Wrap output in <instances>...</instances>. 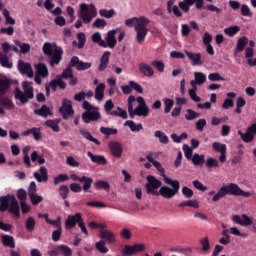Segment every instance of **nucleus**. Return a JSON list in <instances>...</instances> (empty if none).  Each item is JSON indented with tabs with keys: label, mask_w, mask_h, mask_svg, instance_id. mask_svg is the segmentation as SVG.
<instances>
[{
	"label": "nucleus",
	"mask_w": 256,
	"mask_h": 256,
	"mask_svg": "<svg viewBox=\"0 0 256 256\" xmlns=\"http://www.w3.org/2000/svg\"><path fill=\"white\" fill-rule=\"evenodd\" d=\"M153 166L160 173L161 177H163L166 185L172 186V188L168 186H162L160 188L161 196H163L164 199H173L175 195L179 194V189H181V184L179 183V180H173L167 177V175H165V168H163V166L159 162H154Z\"/></svg>",
	"instance_id": "obj_1"
},
{
	"label": "nucleus",
	"mask_w": 256,
	"mask_h": 256,
	"mask_svg": "<svg viewBox=\"0 0 256 256\" xmlns=\"http://www.w3.org/2000/svg\"><path fill=\"white\" fill-rule=\"evenodd\" d=\"M135 23H137L135 25ZM151 23V20L147 19L145 16H141L139 18H130L125 21L126 27H133L136 31V41L138 45H143L145 43V37H147V33H149V29L147 26Z\"/></svg>",
	"instance_id": "obj_2"
},
{
	"label": "nucleus",
	"mask_w": 256,
	"mask_h": 256,
	"mask_svg": "<svg viewBox=\"0 0 256 256\" xmlns=\"http://www.w3.org/2000/svg\"><path fill=\"white\" fill-rule=\"evenodd\" d=\"M212 197V201L217 202L220 199H223L226 195H234L235 197H251V192H245L239 185L235 183H230L227 186H222L218 192L215 194V190H212L208 193Z\"/></svg>",
	"instance_id": "obj_3"
},
{
	"label": "nucleus",
	"mask_w": 256,
	"mask_h": 256,
	"mask_svg": "<svg viewBox=\"0 0 256 256\" xmlns=\"http://www.w3.org/2000/svg\"><path fill=\"white\" fill-rule=\"evenodd\" d=\"M5 211H8L16 219L21 217V208L15 195L7 194L0 197V212L5 213Z\"/></svg>",
	"instance_id": "obj_4"
},
{
	"label": "nucleus",
	"mask_w": 256,
	"mask_h": 256,
	"mask_svg": "<svg viewBox=\"0 0 256 256\" xmlns=\"http://www.w3.org/2000/svg\"><path fill=\"white\" fill-rule=\"evenodd\" d=\"M43 53L50 58L51 67L59 65L63 60V48L57 44H51L50 42H45L42 47Z\"/></svg>",
	"instance_id": "obj_5"
},
{
	"label": "nucleus",
	"mask_w": 256,
	"mask_h": 256,
	"mask_svg": "<svg viewBox=\"0 0 256 256\" xmlns=\"http://www.w3.org/2000/svg\"><path fill=\"white\" fill-rule=\"evenodd\" d=\"M22 89L23 91L19 88H15L14 99L20 101L22 105H27V103L35 97V94L33 93V82L23 81Z\"/></svg>",
	"instance_id": "obj_6"
},
{
	"label": "nucleus",
	"mask_w": 256,
	"mask_h": 256,
	"mask_svg": "<svg viewBox=\"0 0 256 256\" xmlns=\"http://www.w3.org/2000/svg\"><path fill=\"white\" fill-rule=\"evenodd\" d=\"M70 179H72V181H78V183H84L82 187L80 184L77 183L70 184V191H72L73 193H81V191H84V193H89L91 185H93V178L91 177H80L79 175L73 173L70 175Z\"/></svg>",
	"instance_id": "obj_7"
},
{
	"label": "nucleus",
	"mask_w": 256,
	"mask_h": 256,
	"mask_svg": "<svg viewBox=\"0 0 256 256\" xmlns=\"http://www.w3.org/2000/svg\"><path fill=\"white\" fill-rule=\"evenodd\" d=\"M97 13L95 12V8H89L88 4L82 3L80 4L79 18L83 21L85 25L91 23L93 21V17H96Z\"/></svg>",
	"instance_id": "obj_8"
},
{
	"label": "nucleus",
	"mask_w": 256,
	"mask_h": 256,
	"mask_svg": "<svg viewBox=\"0 0 256 256\" xmlns=\"http://www.w3.org/2000/svg\"><path fill=\"white\" fill-rule=\"evenodd\" d=\"M146 179V193L148 195H155L156 197H159V195H161V190L157 192V189H159L163 183L153 175H148Z\"/></svg>",
	"instance_id": "obj_9"
},
{
	"label": "nucleus",
	"mask_w": 256,
	"mask_h": 256,
	"mask_svg": "<svg viewBox=\"0 0 256 256\" xmlns=\"http://www.w3.org/2000/svg\"><path fill=\"white\" fill-rule=\"evenodd\" d=\"M59 113L62 115L63 119H69V117H73V115H75L71 100H68L67 98H64L62 100V105L59 108Z\"/></svg>",
	"instance_id": "obj_10"
},
{
	"label": "nucleus",
	"mask_w": 256,
	"mask_h": 256,
	"mask_svg": "<svg viewBox=\"0 0 256 256\" xmlns=\"http://www.w3.org/2000/svg\"><path fill=\"white\" fill-rule=\"evenodd\" d=\"M119 31H121V28L112 29L107 32L105 37L104 49H107V47H109V49H115V47L117 46V38L115 36L117 35V33H119Z\"/></svg>",
	"instance_id": "obj_11"
},
{
	"label": "nucleus",
	"mask_w": 256,
	"mask_h": 256,
	"mask_svg": "<svg viewBox=\"0 0 256 256\" xmlns=\"http://www.w3.org/2000/svg\"><path fill=\"white\" fill-rule=\"evenodd\" d=\"M83 221V215L81 213H76L74 215H68L65 220V229H73Z\"/></svg>",
	"instance_id": "obj_12"
},
{
	"label": "nucleus",
	"mask_w": 256,
	"mask_h": 256,
	"mask_svg": "<svg viewBox=\"0 0 256 256\" xmlns=\"http://www.w3.org/2000/svg\"><path fill=\"white\" fill-rule=\"evenodd\" d=\"M212 149L216 151V153H220V163H225L227 161V145L221 144V142H214L212 144Z\"/></svg>",
	"instance_id": "obj_13"
},
{
	"label": "nucleus",
	"mask_w": 256,
	"mask_h": 256,
	"mask_svg": "<svg viewBox=\"0 0 256 256\" xmlns=\"http://www.w3.org/2000/svg\"><path fill=\"white\" fill-rule=\"evenodd\" d=\"M90 62H83L79 60V57L73 56L70 60V67H75L76 71H87V69H91Z\"/></svg>",
	"instance_id": "obj_14"
},
{
	"label": "nucleus",
	"mask_w": 256,
	"mask_h": 256,
	"mask_svg": "<svg viewBox=\"0 0 256 256\" xmlns=\"http://www.w3.org/2000/svg\"><path fill=\"white\" fill-rule=\"evenodd\" d=\"M109 151L116 159H121L123 156V145L117 141H110L108 143Z\"/></svg>",
	"instance_id": "obj_15"
},
{
	"label": "nucleus",
	"mask_w": 256,
	"mask_h": 256,
	"mask_svg": "<svg viewBox=\"0 0 256 256\" xmlns=\"http://www.w3.org/2000/svg\"><path fill=\"white\" fill-rule=\"evenodd\" d=\"M101 119V113L97 110L86 111L82 114L83 123L89 124L91 121H98Z\"/></svg>",
	"instance_id": "obj_16"
},
{
	"label": "nucleus",
	"mask_w": 256,
	"mask_h": 256,
	"mask_svg": "<svg viewBox=\"0 0 256 256\" xmlns=\"http://www.w3.org/2000/svg\"><path fill=\"white\" fill-rule=\"evenodd\" d=\"M18 71L21 75H27L29 79L33 78V68L31 67V64L23 60L18 61Z\"/></svg>",
	"instance_id": "obj_17"
},
{
	"label": "nucleus",
	"mask_w": 256,
	"mask_h": 256,
	"mask_svg": "<svg viewBox=\"0 0 256 256\" xmlns=\"http://www.w3.org/2000/svg\"><path fill=\"white\" fill-rule=\"evenodd\" d=\"M135 115L138 117H148L149 116V106H137L135 109L132 108V112H129L130 119H135Z\"/></svg>",
	"instance_id": "obj_18"
},
{
	"label": "nucleus",
	"mask_w": 256,
	"mask_h": 256,
	"mask_svg": "<svg viewBox=\"0 0 256 256\" xmlns=\"http://www.w3.org/2000/svg\"><path fill=\"white\" fill-rule=\"evenodd\" d=\"M232 221L234 223H237V225H241L242 227L249 226L253 223V219L247 216V214H242V216L237 214L233 215Z\"/></svg>",
	"instance_id": "obj_19"
},
{
	"label": "nucleus",
	"mask_w": 256,
	"mask_h": 256,
	"mask_svg": "<svg viewBox=\"0 0 256 256\" xmlns=\"http://www.w3.org/2000/svg\"><path fill=\"white\" fill-rule=\"evenodd\" d=\"M39 172H34L33 177L38 181V183H47L49 181L47 168L45 166H41Z\"/></svg>",
	"instance_id": "obj_20"
},
{
	"label": "nucleus",
	"mask_w": 256,
	"mask_h": 256,
	"mask_svg": "<svg viewBox=\"0 0 256 256\" xmlns=\"http://www.w3.org/2000/svg\"><path fill=\"white\" fill-rule=\"evenodd\" d=\"M185 55L191 61V65L201 67L203 65V61L201 60V53H193L189 51H185Z\"/></svg>",
	"instance_id": "obj_21"
},
{
	"label": "nucleus",
	"mask_w": 256,
	"mask_h": 256,
	"mask_svg": "<svg viewBox=\"0 0 256 256\" xmlns=\"http://www.w3.org/2000/svg\"><path fill=\"white\" fill-rule=\"evenodd\" d=\"M57 87H59L62 90H65L67 89V83H65L63 79L56 77L55 79L50 81L49 88L53 91V93H55V91H57Z\"/></svg>",
	"instance_id": "obj_22"
},
{
	"label": "nucleus",
	"mask_w": 256,
	"mask_h": 256,
	"mask_svg": "<svg viewBox=\"0 0 256 256\" xmlns=\"http://www.w3.org/2000/svg\"><path fill=\"white\" fill-rule=\"evenodd\" d=\"M1 243L3 247H9V249H15V238L11 235L2 234Z\"/></svg>",
	"instance_id": "obj_23"
},
{
	"label": "nucleus",
	"mask_w": 256,
	"mask_h": 256,
	"mask_svg": "<svg viewBox=\"0 0 256 256\" xmlns=\"http://www.w3.org/2000/svg\"><path fill=\"white\" fill-rule=\"evenodd\" d=\"M87 156L92 163H96L97 165H107V158L103 155H94L91 151H88Z\"/></svg>",
	"instance_id": "obj_24"
},
{
	"label": "nucleus",
	"mask_w": 256,
	"mask_h": 256,
	"mask_svg": "<svg viewBox=\"0 0 256 256\" xmlns=\"http://www.w3.org/2000/svg\"><path fill=\"white\" fill-rule=\"evenodd\" d=\"M138 69L140 73L144 74L145 77H153V75H155L153 68L145 62H141L138 66Z\"/></svg>",
	"instance_id": "obj_25"
},
{
	"label": "nucleus",
	"mask_w": 256,
	"mask_h": 256,
	"mask_svg": "<svg viewBox=\"0 0 256 256\" xmlns=\"http://www.w3.org/2000/svg\"><path fill=\"white\" fill-rule=\"evenodd\" d=\"M109 57H111V52L105 51L100 58L98 71H105V69H107V65H109Z\"/></svg>",
	"instance_id": "obj_26"
},
{
	"label": "nucleus",
	"mask_w": 256,
	"mask_h": 256,
	"mask_svg": "<svg viewBox=\"0 0 256 256\" xmlns=\"http://www.w3.org/2000/svg\"><path fill=\"white\" fill-rule=\"evenodd\" d=\"M109 57H111V52L105 51L100 58L98 71H105V69H107V65H109Z\"/></svg>",
	"instance_id": "obj_27"
},
{
	"label": "nucleus",
	"mask_w": 256,
	"mask_h": 256,
	"mask_svg": "<svg viewBox=\"0 0 256 256\" xmlns=\"http://www.w3.org/2000/svg\"><path fill=\"white\" fill-rule=\"evenodd\" d=\"M29 135H33L35 141H40L41 140V129L33 127L31 129H28V130L22 132L23 137H29Z\"/></svg>",
	"instance_id": "obj_28"
},
{
	"label": "nucleus",
	"mask_w": 256,
	"mask_h": 256,
	"mask_svg": "<svg viewBox=\"0 0 256 256\" xmlns=\"http://www.w3.org/2000/svg\"><path fill=\"white\" fill-rule=\"evenodd\" d=\"M101 239L107 241V243H115V233L111 232V230H101L100 231Z\"/></svg>",
	"instance_id": "obj_29"
},
{
	"label": "nucleus",
	"mask_w": 256,
	"mask_h": 256,
	"mask_svg": "<svg viewBox=\"0 0 256 256\" xmlns=\"http://www.w3.org/2000/svg\"><path fill=\"white\" fill-rule=\"evenodd\" d=\"M96 101H103L105 97V83H100L95 88V95Z\"/></svg>",
	"instance_id": "obj_30"
},
{
	"label": "nucleus",
	"mask_w": 256,
	"mask_h": 256,
	"mask_svg": "<svg viewBox=\"0 0 256 256\" xmlns=\"http://www.w3.org/2000/svg\"><path fill=\"white\" fill-rule=\"evenodd\" d=\"M34 115H38V117L47 118L49 115H53V112L48 108L47 105H42L41 108L34 110Z\"/></svg>",
	"instance_id": "obj_31"
},
{
	"label": "nucleus",
	"mask_w": 256,
	"mask_h": 256,
	"mask_svg": "<svg viewBox=\"0 0 256 256\" xmlns=\"http://www.w3.org/2000/svg\"><path fill=\"white\" fill-rule=\"evenodd\" d=\"M191 161L195 167H203L205 165V155L195 153Z\"/></svg>",
	"instance_id": "obj_32"
},
{
	"label": "nucleus",
	"mask_w": 256,
	"mask_h": 256,
	"mask_svg": "<svg viewBox=\"0 0 256 256\" xmlns=\"http://www.w3.org/2000/svg\"><path fill=\"white\" fill-rule=\"evenodd\" d=\"M247 43H249V38L246 36L241 37L236 43L235 53H241V51H245Z\"/></svg>",
	"instance_id": "obj_33"
},
{
	"label": "nucleus",
	"mask_w": 256,
	"mask_h": 256,
	"mask_svg": "<svg viewBox=\"0 0 256 256\" xmlns=\"http://www.w3.org/2000/svg\"><path fill=\"white\" fill-rule=\"evenodd\" d=\"M36 75H40L43 78L49 77V69L45 63H38L36 66Z\"/></svg>",
	"instance_id": "obj_34"
},
{
	"label": "nucleus",
	"mask_w": 256,
	"mask_h": 256,
	"mask_svg": "<svg viewBox=\"0 0 256 256\" xmlns=\"http://www.w3.org/2000/svg\"><path fill=\"white\" fill-rule=\"evenodd\" d=\"M91 40L93 43H96V45H99V47H103L105 49V40H103L101 32H95L92 34Z\"/></svg>",
	"instance_id": "obj_35"
},
{
	"label": "nucleus",
	"mask_w": 256,
	"mask_h": 256,
	"mask_svg": "<svg viewBox=\"0 0 256 256\" xmlns=\"http://www.w3.org/2000/svg\"><path fill=\"white\" fill-rule=\"evenodd\" d=\"M56 77L60 79H69L73 77V66H71V62L68 63V66L63 70L62 74Z\"/></svg>",
	"instance_id": "obj_36"
},
{
	"label": "nucleus",
	"mask_w": 256,
	"mask_h": 256,
	"mask_svg": "<svg viewBox=\"0 0 256 256\" xmlns=\"http://www.w3.org/2000/svg\"><path fill=\"white\" fill-rule=\"evenodd\" d=\"M154 137L159 139V143H162V145H167V143H169V136L164 134V132L161 130L155 131Z\"/></svg>",
	"instance_id": "obj_37"
},
{
	"label": "nucleus",
	"mask_w": 256,
	"mask_h": 256,
	"mask_svg": "<svg viewBox=\"0 0 256 256\" xmlns=\"http://www.w3.org/2000/svg\"><path fill=\"white\" fill-rule=\"evenodd\" d=\"M35 225H37L35 218L29 216L25 222L26 231H28V233H33V231H35Z\"/></svg>",
	"instance_id": "obj_38"
},
{
	"label": "nucleus",
	"mask_w": 256,
	"mask_h": 256,
	"mask_svg": "<svg viewBox=\"0 0 256 256\" xmlns=\"http://www.w3.org/2000/svg\"><path fill=\"white\" fill-rule=\"evenodd\" d=\"M30 159H31L32 163L37 162L38 165H45V158L43 157V155H39V153L37 151H33L31 153Z\"/></svg>",
	"instance_id": "obj_39"
},
{
	"label": "nucleus",
	"mask_w": 256,
	"mask_h": 256,
	"mask_svg": "<svg viewBox=\"0 0 256 256\" xmlns=\"http://www.w3.org/2000/svg\"><path fill=\"white\" fill-rule=\"evenodd\" d=\"M124 125H127L133 133L142 131L143 129V124H136L133 120H127Z\"/></svg>",
	"instance_id": "obj_40"
},
{
	"label": "nucleus",
	"mask_w": 256,
	"mask_h": 256,
	"mask_svg": "<svg viewBox=\"0 0 256 256\" xmlns=\"http://www.w3.org/2000/svg\"><path fill=\"white\" fill-rule=\"evenodd\" d=\"M80 135H82L84 139H87V141H91L95 145H101V142L97 138H94L93 135H91L90 132L87 130H80Z\"/></svg>",
	"instance_id": "obj_41"
},
{
	"label": "nucleus",
	"mask_w": 256,
	"mask_h": 256,
	"mask_svg": "<svg viewBox=\"0 0 256 256\" xmlns=\"http://www.w3.org/2000/svg\"><path fill=\"white\" fill-rule=\"evenodd\" d=\"M14 44L20 48V51L23 53V55H26V53L31 51V45L29 43H21L19 40H14Z\"/></svg>",
	"instance_id": "obj_42"
},
{
	"label": "nucleus",
	"mask_w": 256,
	"mask_h": 256,
	"mask_svg": "<svg viewBox=\"0 0 256 256\" xmlns=\"http://www.w3.org/2000/svg\"><path fill=\"white\" fill-rule=\"evenodd\" d=\"M0 64L2 67H5L6 69H13V62L9 61V57L7 55L0 52Z\"/></svg>",
	"instance_id": "obj_43"
},
{
	"label": "nucleus",
	"mask_w": 256,
	"mask_h": 256,
	"mask_svg": "<svg viewBox=\"0 0 256 256\" xmlns=\"http://www.w3.org/2000/svg\"><path fill=\"white\" fill-rule=\"evenodd\" d=\"M241 31V27L235 25V26H230L228 28L224 29L225 35H228V37H235L237 33Z\"/></svg>",
	"instance_id": "obj_44"
},
{
	"label": "nucleus",
	"mask_w": 256,
	"mask_h": 256,
	"mask_svg": "<svg viewBox=\"0 0 256 256\" xmlns=\"http://www.w3.org/2000/svg\"><path fill=\"white\" fill-rule=\"evenodd\" d=\"M238 135L241 137L244 143H251L253 139H255V135L250 134L248 130H246V133H243L241 130H239Z\"/></svg>",
	"instance_id": "obj_45"
},
{
	"label": "nucleus",
	"mask_w": 256,
	"mask_h": 256,
	"mask_svg": "<svg viewBox=\"0 0 256 256\" xmlns=\"http://www.w3.org/2000/svg\"><path fill=\"white\" fill-rule=\"evenodd\" d=\"M0 105L6 109H15V104H13V101L7 97H0Z\"/></svg>",
	"instance_id": "obj_46"
},
{
	"label": "nucleus",
	"mask_w": 256,
	"mask_h": 256,
	"mask_svg": "<svg viewBox=\"0 0 256 256\" xmlns=\"http://www.w3.org/2000/svg\"><path fill=\"white\" fill-rule=\"evenodd\" d=\"M178 207H193V209H199V202L197 200L182 201Z\"/></svg>",
	"instance_id": "obj_47"
},
{
	"label": "nucleus",
	"mask_w": 256,
	"mask_h": 256,
	"mask_svg": "<svg viewBox=\"0 0 256 256\" xmlns=\"http://www.w3.org/2000/svg\"><path fill=\"white\" fill-rule=\"evenodd\" d=\"M46 127H50L54 133H59L60 128H59V121L57 120H47L45 122Z\"/></svg>",
	"instance_id": "obj_48"
},
{
	"label": "nucleus",
	"mask_w": 256,
	"mask_h": 256,
	"mask_svg": "<svg viewBox=\"0 0 256 256\" xmlns=\"http://www.w3.org/2000/svg\"><path fill=\"white\" fill-rule=\"evenodd\" d=\"M100 133H102V135H106V137H109L110 135H117L119 131L117 130V128L101 127Z\"/></svg>",
	"instance_id": "obj_49"
},
{
	"label": "nucleus",
	"mask_w": 256,
	"mask_h": 256,
	"mask_svg": "<svg viewBox=\"0 0 256 256\" xmlns=\"http://www.w3.org/2000/svg\"><path fill=\"white\" fill-rule=\"evenodd\" d=\"M99 15H100V17H104L105 19H111V18L115 17V10L114 9H111V10L100 9Z\"/></svg>",
	"instance_id": "obj_50"
},
{
	"label": "nucleus",
	"mask_w": 256,
	"mask_h": 256,
	"mask_svg": "<svg viewBox=\"0 0 256 256\" xmlns=\"http://www.w3.org/2000/svg\"><path fill=\"white\" fill-rule=\"evenodd\" d=\"M95 247L97 251H99V253H102L103 255L109 253V248L105 246V242L103 240L96 242Z\"/></svg>",
	"instance_id": "obj_51"
},
{
	"label": "nucleus",
	"mask_w": 256,
	"mask_h": 256,
	"mask_svg": "<svg viewBox=\"0 0 256 256\" xmlns=\"http://www.w3.org/2000/svg\"><path fill=\"white\" fill-rule=\"evenodd\" d=\"M194 79L198 85H203L207 81V76L203 72H195Z\"/></svg>",
	"instance_id": "obj_52"
},
{
	"label": "nucleus",
	"mask_w": 256,
	"mask_h": 256,
	"mask_svg": "<svg viewBox=\"0 0 256 256\" xmlns=\"http://www.w3.org/2000/svg\"><path fill=\"white\" fill-rule=\"evenodd\" d=\"M94 187L95 189H104L105 191H109L110 189V185H109V182L107 181H103V180H98L94 183Z\"/></svg>",
	"instance_id": "obj_53"
},
{
	"label": "nucleus",
	"mask_w": 256,
	"mask_h": 256,
	"mask_svg": "<svg viewBox=\"0 0 256 256\" xmlns=\"http://www.w3.org/2000/svg\"><path fill=\"white\" fill-rule=\"evenodd\" d=\"M58 251H59L60 255H63V256L73 255V250H71V248H69V246H66V245H59Z\"/></svg>",
	"instance_id": "obj_54"
},
{
	"label": "nucleus",
	"mask_w": 256,
	"mask_h": 256,
	"mask_svg": "<svg viewBox=\"0 0 256 256\" xmlns=\"http://www.w3.org/2000/svg\"><path fill=\"white\" fill-rule=\"evenodd\" d=\"M77 39H78V44H77L78 49H83L87 41V36H85V33L80 32L77 34Z\"/></svg>",
	"instance_id": "obj_55"
},
{
	"label": "nucleus",
	"mask_w": 256,
	"mask_h": 256,
	"mask_svg": "<svg viewBox=\"0 0 256 256\" xmlns=\"http://www.w3.org/2000/svg\"><path fill=\"white\" fill-rule=\"evenodd\" d=\"M92 27L95 29H103L107 27V21H105V19L98 18L93 22Z\"/></svg>",
	"instance_id": "obj_56"
},
{
	"label": "nucleus",
	"mask_w": 256,
	"mask_h": 256,
	"mask_svg": "<svg viewBox=\"0 0 256 256\" xmlns=\"http://www.w3.org/2000/svg\"><path fill=\"white\" fill-rule=\"evenodd\" d=\"M9 89V82L0 78V97H3L7 90Z\"/></svg>",
	"instance_id": "obj_57"
},
{
	"label": "nucleus",
	"mask_w": 256,
	"mask_h": 256,
	"mask_svg": "<svg viewBox=\"0 0 256 256\" xmlns=\"http://www.w3.org/2000/svg\"><path fill=\"white\" fill-rule=\"evenodd\" d=\"M173 105H175V101L173 99H165L164 100V112L171 113V109H173Z\"/></svg>",
	"instance_id": "obj_58"
},
{
	"label": "nucleus",
	"mask_w": 256,
	"mask_h": 256,
	"mask_svg": "<svg viewBox=\"0 0 256 256\" xmlns=\"http://www.w3.org/2000/svg\"><path fill=\"white\" fill-rule=\"evenodd\" d=\"M240 12L242 17H253V13L251 12V9L246 4L241 5Z\"/></svg>",
	"instance_id": "obj_59"
},
{
	"label": "nucleus",
	"mask_w": 256,
	"mask_h": 256,
	"mask_svg": "<svg viewBox=\"0 0 256 256\" xmlns=\"http://www.w3.org/2000/svg\"><path fill=\"white\" fill-rule=\"evenodd\" d=\"M59 195L60 197L65 200L69 195V187L67 185H62L59 187Z\"/></svg>",
	"instance_id": "obj_60"
},
{
	"label": "nucleus",
	"mask_w": 256,
	"mask_h": 256,
	"mask_svg": "<svg viewBox=\"0 0 256 256\" xmlns=\"http://www.w3.org/2000/svg\"><path fill=\"white\" fill-rule=\"evenodd\" d=\"M69 181V176L67 174H59L54 178V185H59V183H65Z\"/></svg>",
	"instance_id": "obj_61"
},
{
	"label": "nucleus",
	"mask_w": 256,
	"mask_h": 256,
	"mask_svg": "<svg viewBox=\"0 0 256 256\" xmlns=\"http://www.w3.org/2000/svg\"><path fill=\"white\" fill-rule=\"evenodd\" d=\"M206 167L213 169V167H219V160L215 158H208L206 161Z\"/></svg>",
	"instance_id": "obj_62"
},
{
	"label": "nucleus",
	"mask_w": 256,
	"mask_h": 256,
	"mask_svg": "<svg viewBox=\"0 0 256 256\" xmlns=\"http://www.w3.org/2000/svg\"><path fill=\"white\" fill-rule=\"evenodd\" d=\"M199 113L191 110V109H188L187 110V114H185V119L187 121H193V119H197V117H199Z\"/></svg>",
	"instance_id": "obj_63"
},
{
	"label": "nucleus",
	"mask_w": 256,
	"mask_h": 256,
	"mask_svg": "<svg viewBox=\"0 0 256 256\" xmlns=\"http://www.w3.org/2000/svg\"><path fill=\"white\" fill-rule=\"evenodd\" d=\"M208 79L209 81H225V78H223V76L217 72L210 73L208 75Z\"/></svg>",
	"instance_id": "obj_64"
}]
</instances>
